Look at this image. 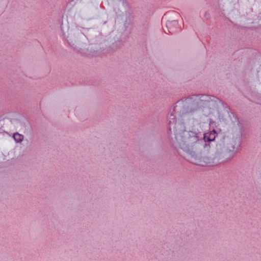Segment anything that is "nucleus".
<instances>
[{"mask_svg":"<svg viewBox=\"0 0 261 261\" xmlns=\"http://www.w3.org/2000/svg\"><path fill=\"white\" fill-rule=\"evenodd\" d=\"M198 134L193 131L183 130L175 135L177 147L187 155V159L192 163L199 164L197 154L203 146Z\"/></svg>","mask_w":261,"mask_h":261,"instance_id":"1","label":"nucleus"},{"mask_svg":"<svg viewBox=\"0 0 261 261\" xmlns=\"http://www.w3.org/2000/svg\"><path fill=\"white\" fill-rule=\"evenodd\" d=\"M233 151L224 149L221 152H217L213 156H204L203 161L204 163H222L230 160L233 157Z\"/></svg>","mask_w":261,"mask_h":261,"instance_id":"2","label":"nucleus"},{"mask_svg":"<svg viewBox=\"0 0 261 261\" xmlns=\"http://www.w3.org/2000/svg\"><path fill=\"white\" fill-rule=\"evenodd\" d=\"M208 101V97L207 95H193L185 99L186 103L191 105L193 107H198L203 102Z\"/></svg>","mask_w":261,"mask_h":261,"instance_id":"3","label":"nucleus"},{"mask_svg":"<svg viewBox=\"0 0 261 261\" xmlns=\"http://www.w3.org/2000/svg\"><path fill=\"white\" fill-rule=\"evenodd\" d=\"M216 137V132L214 130L213 132L205 133L203 136V139L205 142H211L214 141Z\"/></svg>","mask_w":261,"mask_h":261,"instance_id":"4","label":"nucleus"},{"mask_svg":"<svg viewBox=\"0 0 261 261\" xmlns=\"http://www.w3.org/2000/svg\"><path fill=\"white\" fill-rule=\"evenodd\" d=\"M13 138L17 142H21L23 139V136L18 133H15L13 135Z\"/></svg>","mask_w":261,"mask_h":261,"instance_id":"5","label":"nucleus"},{"mask_svg":"<svg viewBox=\"0 0 261 261\" xmlns=\"http://www.w3.org/2000/svg\"><path fill=\"white\" fill-rule=\"evenodd\" d=\"M106 22H107V21H105V22H103V23H104V24H105V23H106Z\"/></svg>","mask_w":261,"mask_h":261,"instance_id":"6","label":"nucleus"}]
</instances>
